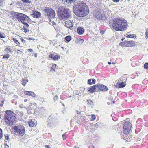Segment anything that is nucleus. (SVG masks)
<instances>
[{"instance_id": "39448f33", "label": "nucleus", "mask_w": 148, "mask_h": 148, "mask_svg": "<svg viewBox=\"0 0 148 148\" xmlns=\"http://www.w3.org/2000/svg\"><path fill=\"white\" fill-rule=\"evenodd\" d=\"M45 15L47 16L49 18H53L55 16V13L54 11L49 7H45L44 9Z\"/></svg>"}, {"instance_id": "a878e982", "label": "nucleus", "mask_w": 148, "mask_h": 148, "mask_svg": "<svg viewBox=\"0 0 148 148\" xmlns=\"http://www.w3.org/2000/svg\"><path fill=\"white\" fill-rule=\"evenodd\" d=\"M65 40L67 42H69L71 40V37L70 36H68L65 38Z\"/></svg>"}, {"instance_id": "0e129e2a", "label": "nucleus", "mask_w": 148, "mask_h": 148, "mask_svg": "<svg viewBox=\"0 0 148 148\" xmlns=\"http://www.w3.org/2000/svg\"><path fill=\"white\" fill-rule=\"evenodd\" d=\"M73 148H79V147L77 146H74Z\"/></svg>"}, {"instance_id": "de8ad7c7", "label": "nucleus", "mask_w": 148, "mask_h": 148, "mask_svg": "<svg viewBox=\"0 0 148 148\" xmlns=\"http://www.w3.org/2000/svg\"><path fill=\"white\" fill-rule=\"evenodd\" d=\"M4 102V101H1V103L0 104V106L1 107L2 106H3V103Z\"/></svg>"}, {"instance_id": "7c9ffc66", "label": "nucleus", "mask_w": 148, "mask_h": 148, "mask_svg": "<svg viewBox=\"0 0 148 148\" xmlns=\"http://www.w3.org/2000/svg\"><path fill=\"white\" fill-rule=\"evenodd\" d=\"M12 39L15 43L18 45L20 44V43L16 39L13 38Z\"/></svg>"}, {"instance_id": "473e14b6", "label": "nucleus", "mask_w": 148, "mask_h": 148, "mask_svg": "<svg viewBox=\"0 0 148 148\" xmlns=\"http://www.w3.org/2000/svg\"><path fill=\"white\" fill-rule=\"evenodd\" d=\"M77 0H62L63 1H65L66 2L69 3V2H75Z\"/></svg>"}, {"instance_id": "bb28decb", "label": "nucleus", "mask_w": 148, "mask_h": 148, "mask_svg": "<svg viewBox=\"0 0 148 148\" xmlns=\"http://www.w3.org/2000/svg\"><path fill=\"white\" fill-rule=\"evenodd\" d=\"M28 80L27 79H23L22 81V84L24 86H25L26 83L28 82Z\"/></svg>"}, {"instance_id": "603ef678", "label": "nucleus", "mask_w": 148, "mask_h": 148, "mask_svg": "<svg viewBox=\"0 0 148 148\" xmlns=\"http://www.w3.org/2000/svg\"><path fill=\"white\" fill-rule=\"evenodd\" d=\"M29 52H32L33 51V50L32 49H28Z\"/></svg>"}, {"instance_id": "6e6d98bb", "label": "nucleus", "mask_w": 148, "mask_h": 148, "mask_svg": "<svg viewBox=\"0 0 148 148\" xmlns=\"http://www.w3.org/2000/svg\"><path fill=\"white\" fill-rule=\"evenodd\" d=\"M76 112H77V113L78 114H79L81 113V112L80 111H79L78 110H77L76 111Z\"/></svg>"}, {"instance_id": "a211bd4d", "label": "nucleus", "mask_w": 148, "mask_h": 148, "mask_svg": "<svg viewBox=\"0 0 148 148\" xmlns=\"http://www.w3.org/2000/svg\"><path fill=\"white\" fill-rule=\"evenodd\" d=\"M97 89V84L92 86L90 88H88V90L91 92L93 93L95 92V90Z\"/></svg>"}, {"instance_id": "c756f323", "label": "nucleus", "mask_w": 148, "mask_h": 148, "mask_svg": "<svg viewBox=\"0 0 148 148\" xmlns=\"http://www.w3.org/2000/svg\"><path fill=\"white\" fill-rule=\"evenodd\" d=\"M87 103L88 104L90 105H92L93 103L92 101L90 99H88L87 100Z\"/></svg>"}, {"instance_id": "4468645a", "label": "nucleus", "mask_w": 148, "mask_h": 148, "mask_svg": "<svg viewBox=\"0 0 148 148\" xmlns=\"http://www.w3.org/2000/svg\"><path fill=\"white\" fill-rule=\"evenodd\" d=\"M65 25L66 27L70 29H71L73 27L72 21L71 20L66 21L65 22Z\"/></svg>"}, {"instance_id": "a18cd8bd", "label": "nucleus", "mask_w": 148, "mask_h": 148, "mask_svg": "<svg viewBox=\"0 0 148 148\" xmlns=\"http://www.w3.org/2000/svg\"><path fill=\"white\" fill-rule=\"evenodd\" d=\"M19 115L20 116H23V113L22 111L20 112H19Z\"/></svg>"}, {"instance_id": "1a4fd4ad", "label": "nucleus", "mask_w": 148, "mask_h": 148, "mask_svg": "<svg viewBox=\"0 0 148 148\" xmlns=\"http://www.w3.org/2000/svg\"><path fill=\"white\" fill-rule=\"evenodd\" d=\"M132 124L129 121L125 122L123 124V132L125 134H128L130 132L132 127Z\"/></svg>"}, {"instance_id": "f8f14e48", "label": "nucleus", "mask_w": 148, "mask_h": 148, "mask_svg": "<svg viewBox=\"0 0 148 148\" xmlns=\"http://www.w3.org/2000/svg\"><path fill=\"white\" fill-rule=\"evenodd\" d=\"M49 58L52 59L53 60L56 61L58 60V59L60 58V56L59 55H54L53 54H50L49 55Z\"/></svg>"}, {"instance_id": "72a5a7b5", "label": "nucleus", "mask_w": 148, "mask_h": 148, "mask_svg": "<svg viewBox=\"0 0 148 148\" xmlns=\"http://www.w3.org/2000/svg\"><path fill=\"white\" fill-rule=\"evenodd\" d=\"M5 139L8 141H9L10 140V139L9 138V136L8 135H5Z\"/></svg>"}, {"instance_id": "8fccbe9b", "label": "nucleus", "mask_w": 148, "mask_h": 148, "mask_svg": "<svg viewBox=\"0 0 148 148\" xmlns=\"http://www.w3.org/2000/svg\"><path fill=\"white\" fill-rule=\"evenodd\" d=\"M5 148H9V146L6 144H4Z\"/></svg>"}, {"instance_id": "f704fd0d", "label": "nucleus", "mask_w": 148, "mask_h": 148, "mask_svg": "<svg viewBox=\"0 0 148 148\" xmlns=\"http://www.w3.org/2000/svg\"><path fill=\"white\" fill-rule=\"evenodd\" d=\"M144 68L145 69H147L148 68V63L147 62L144 64Z\"/></svg>"}, {"instance_id": "7ed1b4c3", "label": "nucleus", "mask_w": 148, "mask_h": 148, "mask_svg": "<svg viewBox=\"0 0 148 148\" xmlns=\"http://www.w3.org/2000/svg\"><path fill=\"white\" fill-rule=\"evenodd\" d=\"M58 14L61 19H67L70 18L71 16V11L68 9H64L62 7L58 8Z\"/></svg>"}, {"instance_id": "49530a36", "label": "nucleus", "mask_w": 148, "mask_h": 148, "mask_svg": "<svg viewBox=\"0 0 148 148\" xmlns=\"http://www.w3.org/2000/svg\"><path fill=\"white\" fill-rule=\"evenodd\" d=\"M22 53V52L20 50H17V53L18 54H21Z\"/></svg>"}, {"instance_id": "ddd939ff", "label": "nucleus", "mask_w": 148, "mask_h": 148, "mask_svg": "<svg viewBox=\"0 0 148 148\" xmlns=\"http://www.w3.org/2000/svg\"><path fill=\"white\" fill-rule=\"evenodd\" d=\"M20 14V13H18L13 11L11 12V17L12 19H14L16 18L18 19Z\"/></svg>"}, {"instance_id": "0eeeda50", "label": "nucleus", "mask_w": 148, "mask_h": 148, "mask_svg": "<svg viewBox=\"0 0 148 148\" xmlns=\"http://www.w3.org/2000/svg\"><path fill=\"white\" fill-rule=\"evenodd\" d=\"M94 16L97 19L104 20L106 19V17L104 13L100 10H95L93 14Z\"/></svg>"}, {"instance_id": "13d9d810", "label": "nucleus", "mask_w": 148, "mask_h": 148, "mask_svg": "<svg viewBox=\"0 0 148 148\" xmlns=\"http://www.w3.org/2000/svg\"><path fill=\"white\" fill-rule=\"evenodd\" d=\"M45 147L47 148H49V146L48 145H46L45 146Z\"/></svg>"}, {"instance_id": "c85d7f7f", "label": "nucleus", "mask_w": 148, "mask_h": 148, "mask_svg": "<svg viewBox=\"0 0 148 148\" xmlns=\"http://www.w3.org/2000/svg\"><path fill=\"white\" fill-rule=\"evenodd\" d=\"M27 22H25L24 23H22L24 24L25 25L23 26V27L24 28H28L29 26V25L26 23Z\"/></svg>"}, {"instance_id": "6e6552de", "label": "nucleus", "mask_w": 148, "mask_h": 148, "mask_svg": "<svg viewBox=\"0 0 148 148\" xmlns=\"http://www.w3.org/2000/svg\"><path fill=\"white\" fill-rule=\"evenodd\" d=\"M18 21H20L21 23L25 22L29 23L30 22V19L25 14L20 13L18 19Z\"/></svg>"}, {"instance_id": "a19ab883", "label": "nucleus", "mask_w": 148, "mask_h": 148, "mask_svg": "<svg viewBox=\"0 0 148 148\" xmlns=\"http://www.w3.org/2000/svg\"><path fill=\"white\" fill-rule=\"evenodd\" d=\"M58 96L57 95H56L54 97L53 99V100L54 101H56V100L58 99Z\"/></svg>"}, {"instance_id": "cd10ccee", "label": "nucleus", "mask_w": 148, "mask_h": 148, "mask_svg": "<svg viewBox=\"0 0 148 148\" xmlns=\"http://www.w3.org/2000/svg\"><path fill=\"white\" fill-rule=\"evenodd\" d=\"M10 56V55H9V54H8V53H7V54L3 55L2 58L3 59H4V58L8 59L9 58Z\"/></svg>"}, {"instance_id": "4d7b16f0", "label": "nucleus", "mask_w": 148, "mask_h": 148, "mask_svg": "<svg viewBox=\"0 0 148 148\" xmlns=\"http://www.w3.org/2000/svg\"><path fill=\"white\" fill-rule=\"evenodd\" d=\"M80 41L81 42L83 43L84 42V40L83 39H82L80 40Z\"/></svg>"}, {"instance_id": "052dcab7", "label": "nucleus", "mask_w": 148, "mask_h": 148, "mask_svg": "<svg viewBox=\"0 0 148 148\" xmlns=\"http://www.w3.org/2000/svg\"><path fill=\"white\" fill-rule=\"evenodd\" d=\"M27 113L29 114H31V112L29 111H28Z\"/></svg>"}, {"instance_id": "423d86ee", "label": "nucleus", "mask_w": 148, "mask_h": 148, "mask_svg": "<svg viewBox=\"0 0 148 148\" xmlns=\"http://www.w3.org/2000/svg\"><path fill=\"white\" fill-rule=\"evenodd\" d=\"M13 130L15 133H18L21 136H23L25 134V128L22 125H19L18 126H15L13 128Z\"/></svg>"}, {"instance_id": "20e7f679", "label": "nucleus", "mask_w": 148, "mask_h": 148, "mask_svg": "<svg viewBox=\"0 0 148 148\" xmlns=\"http://www.w3.org/2000/svg\"><path fill=\"white\" fill-rule=\"evenodd\" d=\"M11 112L10 110H7L6 111L5 115V122L8 125H14V121L16 119V117L13 115Z\"/></svg>"}, {"instance_id": "4c0bfd02", "label": "nucleus", "mask_w": 148, "mask_h": 148, "mask_svg": "<svg viewBox=\"0 0 148 148\" xmlns=\"http://www.w3.org/2000/svg\"><path fill=\"white\" fill-rule=\"evenodd\" d=\"M146 36L145 37L146 39L148 38V28H147L146 30V32L145 33Z\"/></svg>"}, {"instance_id": "5fc2aeb1", "label": "nucleus", "mask_w": 148, "mask_h": 148, "mask_svg": "<svg viewBox=\"0 0 148 148\" xmlns=\"http://www.w3.org/2000/svg\"><path fill=\"white\" fill-rule=\"evenodd\" d=\"M17 4H18L19 5H20L21 4V1H17Z\"/></svg>"}, {"instance_id": "e2e57ef3", "label": "nucleus", "mask_w": 148, "mask_h": 148, "mask_svg": "<svg viewBox=\"0 0 148 148\" xmlns=\"http://www.w3.org/2000/svg\"><path fill=\"white\" fill-rule=\"evenodd\" d=\"M23 2L25 3V2L26 0H21Z\"/></svg>"}, {"instance_id": "e433bc0d", "label": "nucleus", "mask_w": 148, "mask_h": 148, "mask_svg": "<svg viewBox=\"0 0 148 148\" xmlns=\"http://www.w3.org/2000/svg\"><path fill=\"white\" fill-rule=\"evenodd\" d=\"M127 38H133V35H130V34H127Z\"/></svg>"}, {"instance_id": "2eb2a0df", "label": "nucleus", "mask_w": 148, "mask_h": 148, "mask_svg": "<svg viewBox=\"0 0 148 148\" xmlns=\"http://www.w3.org/2000/svg\"><path fill=\"white\" fill-rule=\"evenodd\" d=\"M41 15V13L37 11H34L33 14H32V15H33V17L36 18H38Z\"/></svg>"}, {"instance_id": "864d4df0", "label": "nucleus", "mask_w": 148, "mask_h": 148, "mask_svg": "<svg viewBox=\"0 0 148 148\" xmlns=\"http://www.w3.org/2000/svg\"><path fill=\"white\" fill-rule=\"evenodd\" d=\"M120 0H113V2H118Z\"/></svg>"}, {"instance_id": "c03bdc74", "label": "nucleus", "mask_w": 148, "mask_h": 148, "mask_svg": "<svg viewBox=\"0 0 148 148\" xmlns=\"http://www.w3.org/2000/svg\"><path fill=\"white\" fill-rule=\"evenodd\" d=\"M66 134L65 133H64L62 135V137L63 138V139L64 140V139L66 138Z\"/></svg>"}, {"instance_id": "c9c22d12", "label": "nucleus", "mask_w": 148, "mask_h": 148, "mask_svg": "<svg viewBox=\"0 0 148 148\" xmlns=\"http://www.w3.org/2000/svg\"><path fill=\"white\" fill-rule=\"evenodd\" d=\"M5 37V35L3 33H0V37L2 38H4Z\"/></svg>"}, {"instance_id": "774afa93", "label": "nucleus", "mask_w": 148, "mask_h": 148, "mask_svg": "<svg viewBox=\"0 0 148 148\" xmlns=\"http://www.w3.org/2000/svg\"><path fill=\"white\" fill-rule=\"evenodd\" d=\"M62 104L63 106L64 107L65 106V105L64 104L62 103Z\"/></svg>"}, {"instance_id": "412c9836", "label": "nucleus", "mask_w": 148, "mask_h": 148, "mask_svg": "<svg viewBox=\"0 0 148 148\" xmlns=\"http://www.w3.org/2000/svg\"><path fill=\"white\" fill-rule=\"evenodd\" d=\"M88 83L90 85H91L92 84H95V83L96 80L94 79H88Z\"/></svg>"}, {"instance_id": "4be33fe9", "label": "nucleus", "mask_w": 148, "mask_h": 148, "mask_svg": "<svg viewBox=\"0 0 148 148\" xmlns=\"http://www.w3.org/2000/svg\"><path fill=\"white\" fill-rule=\"evenodd\" d=\"M57 65L55 64H54L51 67L50 71L53 72L55 71V69L56 68Z\"/></svg>"}, {"instance_id": "09e8293b", "label": "nucleus", "mask_w": 148, "mask_h": 148, "mask_svg": "<svg viewBox=\"0 0 148 148\" xmlns=\"http://www.w3.org/2000/svg\"><path fill=\"white\" fill-rule=\"evenodd\" d=\"M19 107L22 108L23 107V104H21L19 105Z\"/></svg>"}, {"instance_id": "b1692460", "label": "nucleus", "mask_w": 148, "mask_h": 148, "mask_svg": "<svg viewBox=\"0 0 148 148\" xmlns=\"http://www.w3.org/2000/svg\"><path fill=\"white\" fill-rule=\"evenodd\" d=\"M119 45L120 46H121L127 47L126 41H123V42H120L119 44Z\"/></svg>"}, {"instance_id": "2f4dec72", "label": "nucleus", "mask_w": 148, "mask_h": 148, "mask_svg": "<svg viewBox=\"0 0 148 148\" xmlns=\"http://www.w3.org/2000/svg\"><path fill=\"white\" fill-rule=\"evenodd\" d=\"M91 120L92 121H94L96 119L95 116L94 114L91 115Z\"/></svg>"}, {"instance_id": "6ab92c4d", "label": "nucleus", "mask_w": 148, "mask_h": 148, "mask_svg": "<svg viewBox=\"0 0 148 148\" xmlns=\"http://www.w3.org/2000/svg\"><path fill=\"white\" fill-rule=\"evenodd\" d=\"M84 29L82 27H78L77 30V32L79 34L81 35L84 32Z\"/></svg>"}, {"instance_id": "ea45409f", "label": "nucleus", "mask_w": 148, "mask_h": 148, "mask_svg": "<svg viewBox=\"0 0 148 148\" xmlns=\"http://www.w3.org/2000/svg\"><path fill=\"white\" fill-rule=\"evenodd\" d=\"M4 1V0H0V6L3 5Z\"/></svg>"}, {"instance_id": "58836bf2", "label": "nucleus", "mask_w": 148, "mask_h": 148, "mask_svg": "<svg viewBox=\"0 0 148 148\" xmlns=\"http://www.w3.org/2000/svg\"><path fill=\"white\" fill-rule=\"evenodd\" d=\"M2 131L0 128V139L2 137Z\"/></svg>"}, {"instance_id": "9d476101", "label": "nucleus", "mask_w": 148, "mask_h": 148, "mask_svg": "<svg viewBox=\"0 0 148 148\" xmlns=\"http://www.w3.org/2000/svg\"><path fill=\"white\" fill-rule=\"evenodd\" d=\"M57 123V121L55 118L51 117V116H49L47 122V124L49 127H53L56 125Z\"/></svg>"}, {"instance_id": "f3484780", "label": "nucleus", "mask_w": 148, "mask_h": 148, "mask_svg": "<svg viewBox=\"0 0 148 148\" xmlns=\"http://www.w3.org/2000/svg\"><path fill=\"white\" fill-rule=\"evenodd\" d=\"M24 93L27 95L31 96L33 97H35L36 96V95L34 92L32 91H25Z\"/></svg>"}, {"instance_id": "dca6fc26", "label": "nucleus", "mask_w": 148, "mask_h": 148, "mask_svg": "<svg viewBox=\"0 0 148 148\" xmlns=\"http://www.w3.org/2000/svg\"><path fill=\"white\" fill-rule=\"evenodd\" d=\"M5 51L7 53H10L12 54L13 53L12 49L11 46H6L5 50Z\"/></svg>"}, {"instance_id": "f257e3e1", "label": "nucleus", "mask_w": 148, "mask_h": 148, "mask_svg": "<svg viewBox=\"0 0 148 148\" xmlns=\"http://www.w3.org/2000/svg\"><path fill=\"white\" fill-rule=\"evenodd\" d=\"M73 11L77 16L83 17L87 15L89 10L86 4L84 2L74 4L73 8Z\"/></svg>"}, {"instance_id": "3c124183", "label": "nucleus", "mask_w": 148, "mask_h": 148, "mask_svg": "<svg viewBox=\"0 0 148 148\" xmlns=\"http://www.w3.org/2000/svg\"><path fill=\"white\" fill-rule=\"evenodd\" d=\"M31 1L28 0H26L25 3H30L31 2Z\"/></svg>"}, {"instance_id": "9b49d317", "label": "nucleus", "mask_w": 148, "mask_h": 148, "mask_svg": "<svg viewBox=\"0 0 148 148\" xmlns=\"http://www.w3.org/2000/svg\"><path fill=\"white\" fill-rule=\"evenodd\" d=\"M97 90H99L105 92L108 90V87L106 86L99 84H97Z\"/></svg>"}, {"instance_id": "393cba45", "label": "nucleus", "mask_w": 148, "mask_h": 148, "mask_svg": "<svg viewBox=\"0 0 148 148\" xmlns=\"http://www.w3.org/2000/svg\"><path fill=\"white\" fill-rule=\"evenodd\" d=\"M125 84L124 82H122L119 84V87L120 88H123L125 86Z\"/></svg>"}, {"instance_id": "5701e85b", "label": "nucleus", "mask_w": 148, "mask_h": 148, "mask_svg": "<svg viewBox=\"0 0 148 148\" xmlns=\"http://www.w3.org/2000/svg\"><path fill=\"white\" fill-rule=\"evenodd\" d=\"M33 119H30L28 121V123L29 125V126L30 127H33L34 125V122L32 121Z\"/></svg>"}, {"instance_id": "79ce46f5", "label": "nucleus", "mask_w": 148, "mask_h": 148, "mask_svg": "<svg viewBox=\"0 0 148 148\" xmlns=\"http://www.w3.org/2000/svg\"><path fill=\"white\" fill-rule=\"evenodd\" d=\"M27 28H23V29L24 30V32L25 33H26L28 31H29V30L28 29H27Z\"/></svg>"}, {"instance_id": "680f3d73", "label": "nucleus", "mask_w": 148, "mask_h": 148, "mask_svg": "<svg viewBox=\"0 0 148 148\" xmlns=\"http://www.w3.org/2000/svg\"><path fill=\"white\" fill-rule=\"evenodd\" d=\"M27 99H24V101L25 102H27Z\"/></svg>"}, {"instance_id": "37998d69", "label": "nucleus", "mask_w": 148, "mask_h": 148, "mask_svg": "<svg viewBox=\"0 0 148 148\" xmlns=\"http://www.w3.org/2000/svg\"><path fill=\"white\" fill-rule=\"evenodd\" d=\"M21 37V38L20 39H21V41H22V42L24 43H25L26 41L25 40H24V39H23L22 38V37Z\"/></svg>"}, {"instance_id": "338daca9", "label": "nucleus", "mask_w": 148, "mask_h": 148, "mask_svg": "<svg viewBox=\"0 0 148 148\" xmlns=\"http://www.w3.org/2000/svg\"><path fill=\"white\" fill-rule=\"evenodd\" d=\"M108 63L109 64H111V63L110 62H108Z\"/></svg>"}, {"instance_id": "bf43d9fd", "label": "nucleus", "mask_w": 148, "mask_h": 148, "mask_svg": "<svg viewBox=\"0 0 148 148\" xmlns=\"http://www.w3.org/2000/svg\"><path fill=\"white\" fill-rule=\"evenodd\" d=\"M88 148H94V147L92 146H89V147H88Z\"/></svg>"}, {"instance_id": "69168bd1", "label": "nucleus", "mask_w": 148, "mask_h": 148, "mask_svg": "<svg viewBox=\"0 0 148 148\" xmlns=\"http://www.w3.org/2000/svg\"><path fill=\"white\" fill-rule=\"evenodd\" d=\"M37 53H35V57H37Z\"/></svg>"}, {"instance_id": "aec40b11", "label": "nucleus", "mask_w": 148, "mask_h": 148, "mask_svg": "<svg viewBox=\"0 0 148 148\" xmlns=\"http://www.w3.org/2000/svg\"><path fill=\"white\" fill-rule=\"evenodd\" d=\"M126 43L127 47H131L134 45V43L133 41H126Z\"/></svg>"}, {"instance_id": "f03ea898", "label": "nucleus", "mask_w": 148, "mask_h": 148, "mask_svg": "<svg viewBox=\"0 0 148 148\" xmlns=\"http://www.w3.org/2000/svg\"><path fill=\"white\" fill-rule=\"evenodd\" d=\"M112 25L113 29L116 31H124L127 29V22L124 18L120 17L113 19Z\"/></svg>"}]
</instances>
